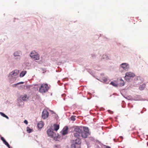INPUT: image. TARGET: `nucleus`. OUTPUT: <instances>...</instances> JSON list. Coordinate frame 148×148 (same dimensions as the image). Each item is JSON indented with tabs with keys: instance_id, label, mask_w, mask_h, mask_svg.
Segmentation results:
<instances>
[{
	"instance_id": "f257e3e1",
	"label": "nucleus",
	"mask_w": 148,
	"mask_h": 148,
	"mask_svg": "<svg viewBox=\"0 0 148 148\" xmlns=\"http://www.w3.org/2000/svg\"><path fill=\"white\" fill-rule=\"evenodd\" d=\"M81 143V140L79 138H77L75 140H73L71 145V148H80Z\"/></svg>"
},
{
	"instance_id": "f03ea898",
	"label": "nucleus",
	"mask_w": 148,
	"mask_h": 148,
	"mask_svg": "<svg viewBox=\"0 0 148 148\" xmlns=\"http://www.w3.org/2000/svg\"><path fill=\"white\" fill-rule=\"evenodd\" d=\"M82 133V129L79 127L76 126L74 127L73 135L74 137L77 138H79Z\"/></svg>"
},
{
	"instance_id": "7ed1b4c3",
	"label": "nucleus",
	"mask_w": 148,
	"mask_h": 148,
	"mask_svg": "<svg viewBox=\"0 0 148 148\" xmlns=\"http://www.w3.org/2000/svg\"><path fill=\"white\" fill-rule=\"evenodd\" d=\"M49 88V86L47 84H42L39 88V92L42 93H44L48 91Z\"/></svg>"
},
{
	"instance_id": "20e7f679",
	"label": "nucleus",
	"mask_w": 148,
	"mask_h": 148,
	"mask_svg": "<svg viewBox=\"0 0 148 148\" xmlns=\"http://www.w3.org/2000/svg\"><path fill=\"white\" fill-rule=\"evenodd\" d=\"M30 56L32 58L38 60L39 59L40 56L38 54L34 51H32L30 53Z\"/></svg>"
},
{
	"instance_id": "39448f33",
	"label": "nucleus",
	"mask_w": 148,
	"mask_h": 148,
	"mask_svg": "<svg viewBox=\"0 0 148 148\" xmlns=\"http://www.w3.org/2000/svg\"><path fill=\"white\" fill-rule=\"evenodd\" d=\"M135 76V74L132 72H128L125 74V78L127 81H129L131 78L134 77Z\"/></svg>"
},
{
	"instance_id": "423d86ee",
	"label": "nucleus",
	"mask_w": 148,
	"mask_h": 148,
	"mask_svg": "<svg viewBox=\"0 0 148 148\" xmlns=\"http://www.w3.org/2000/svg\"><path fill=\"white\" fill-rule=\"evenodd\" d=\"M47 133L49 136L52 138H53L54 139L56 134L53 133L51 129L50 128L48 129L47 131Z\"/></svg>"
},
{
	"instance_id": "0eeeda50",
	"label": "nucleus",
	"mask_w": 148,
	"mask_h": 148,
	"mask_svg": "<svg viewBox=\"0 0 148 148\" xmlns=\"http://www.w3.org/2000/svg\"><path fill=\"white\" fill-rule=\"evenodd\" d=\"M49 113L46 110H44L42 113V116L43 119H46L48 116Z\"/></svg>"
},
{
	"instance_id": "6e6552de",
	"label": "nucleus",
	"mask_w": 148,
	"mask_h": 148,
	"mask_svg": "<svg viewBox=\"0 0 148 148\" xmlns=\"http://www.w3.org/2000/svg\"><path fill=\"white\" fill-rule=\"evenodd\" d=\"M18 73V70H15L10 73L9 76H11L12 77H13L16 76Z\"/></svg>"
},
{
	"instance_id": "1a4fd4ad",
	"label": "nucleus",
	"mask_w": 148,
	"mask_h": 148,
	"mask_svg": "<svg viewBox=\"0 0 148 148\" xmlns=\"http://www.w3.org/2000/svg\"><path fill=\"white\" fill-rule=\"evenodd\" d=\"M68 128L67 126H65L63 128L62 131V134L64 135L68 133Z\"/></svg>"
},
{
	"instance_id": "9d476101",
	"label": "nucleus",
	"mask_w": 148,
	"mask_h": 148,
	"mask_svg": "<svg viewBox=\"0 0 148 148\" xmlns=\"http://www.w3.org/2000/svg\"><path fill=\"white\" fill-rule=\"evenodd\" d=\"M128 65L126 63H123L121 65V67L125 70H126L128 69Z\"/></svg>"
},
{
	"instance_id": "9b49d317",
	"label": "nucleus",
	"mask_w": 148,
	"mask_h": 148,
	"mask_svg": "<svg viewBox=\"0 0 148 148\" xmlns=\"http://www.w3.org/2000/svg\"><path fill=\"white\" fill-rule=\"evenodd\" d=\"M81 136L83 138H86L89 135L88 133L85 132H84L83 131H82V133L81 134Z\"/></svg>"
},
{
	"instance_id": "f8f14e48",
	"label": "nucleus",
	"mask_w": 148,
	"mask_h": 148,
	"mask_svg": "<svg viewBox=\"0 0 148 148\" xmlns=\"http://www.w3.org/2000/svg\"><path fill=\"white\" fill-rule=\"evenodd\" d=\"M1 139L2 141H3V143L9 148H10V146L9 144L6 142L4 138L3 137H1Z\"/></svg>"
},
{
	"instance_id": "ddd939ff",
	"label": "nucleus",
	"mask_w": 148,
	"mask_h": 148,
	"mask_svg": "<svg viewBox=\"0 0 148 148\" xmlns=\"http://www.w3.org/2000/svg\"><path fill=\"white\" fill-rule=\"evenodd\" d=\"M37 126L38 128L39 129L42 128L43 126V122L42 121L39 122Z\"/></svg>"
},
{
	"instance_id": "4468645a",
	"label": "nucleus",
	"mask_w": 148,
	"mask_h": 148,
	"mask_svg": "<svg viewBox=\"0 0 148 148\" xmlns=\"http://www.w3.org/2000/svg\"><path fill=\"white\" fill-rule=\"evenodd\" d=\"M145 87V84H143L142 85L140 86L139 87V89L140 90H143Z\"/></svg>"
},
{
	"instance_id": "2eb2a0df",
	"label": "nucleus",
	"mask_w": 148,
	"mask_h": 148,
	"mask_svg": "<svg viewBox=\"0 0 148 148\" xmlns=\"http://www.w3.org/2000/svg\"><path fill=\"white\" fill-rule=\"evenodd\" d=\"M54 130L57 131L59 128V125H58L55 124L54 125Z\"/></svg>"
},
{
	"instance_id": "dca6fc26",
	"label": "nucleus",
	"mask_w": 148,
	"mask_h": 148,
	"mask_svg": "<svg viewBox=\"0 0 148 148\" xmlns=\"http://www.w3.org/2000/svg\"><path fill=\"white\" fill-rule=\"evenodd\" d=\"M119 82V85L120 86H123L124 85V82L123 80L121 79H120Z\"/></svg>"
},
{
	"instance_id": "f3484780",
	"label": "nucleus",
	"mask_w": 148,
	"mask_h": 148,
	"mask_svg": "<svg viewBox=\"0 0 148 148\" xmlns=\"http://www.w3.org/2000/svg\"><path fill=\"white\" fill-rule=\"evenodd\" d=\"M84 132H85L88 133L90 134L89 132V131L88 128L87 127H84Z\"/></svg>"
},
{
	"instance_id": "a211bd4d",
	"label": "nucleus",
	"mask_w": 148,
	"mask_h": 148,
	"mask_svg": "<svg viewBox=\"0 0 148 148\" xmlns=\"http://www.w3.org/2000/svg\"><path fill=\"white\" fill-rule=\"evenodd\" d=\"M27 71H22L20 74V77H23L26 74Z\"/></svg>"
},
{
	"instance_id": "6ab92c4d",
	"label": "nucleus",
	"mask_w": 148,
	"mask_h": 148,
	"mask_svg": "<svg viewBox=\"0 0 148 148\" xmlns=\"http://www.w3.org/2000/svg\"><path fill=\"white\" fill-rule=\"evenodd\" d=\"M21 98L23 101L26 100L28 99L27 96L26 95H25L24 96H21Z\"/></svg>"
},
{
	"instance_id": "aec40b11",
	"label": "nucleus",
	"mask_w": 148,
	"mask_h": 148,
	"mask_svg": "<svg viewBox=\"0 0 148 148\" xmlns=\"http://www.w3.org/2000/svg\"><path fill=\"white\" fill-rule=\"evenodd\" d=\"M20 53V52L16 51L14 53V55L15 56H19Z\"/></svg>"
},
{
	"instance_id": "412c9836",
	"label": "nucleus",
	"mask_w": 148,
	"mask_h": 148,
	"mask_svg": "<svg viewBox=\"0 0 148 148\" xmlns=\"http://www.w3.org/2000/svg\"><path fill=\"white\" fill-rule=\"evenodd\" d=\"M0 114L2 116H3V117L6 118L7 119H8V117L3 113L0 112Z\"/></svg>"
},
{
	"instance_id": "4be33fe9",
	"label": "nucleus",
	"mask_w": 148,
	"mask_h": 148,
	"mask_svg": "<svg viewBox=\"0 0 148 148\" xmlns=\"http://www.w3.org/2000/svg\"><path fill=\"white\" fill-rule=\"evenodd\" d=\"M110 84L112 85V86H114V87H117V84H116L114 82H111L110 83Z\"/></svg>"
},
{
	"instance_id": "5701e85b",
	"label": "nucleus",
	"mask_w": 148,
	"mask_h": 148,
	"mask_svg": "<svg viewBox=\"0 0 148 148\" xmlns=\"http://www.w3.org/2000/svg\"><path fill=\"white\" fill-rule=\"evenodd\" d=\"M103 81L106 83H108L107 81L108 80V79L106 77H104L103 79Z\"/></svg>"
},
{
	"instance_id": "b1692460",
	"label": "nucleus",
	"mask_w": 148,
	"mask_h": 148,
	"mask_svg": "<svg viewBox=\"0 0 148 148\" xmlns=\"http://www.w3.org/2000/svg\"><path fill=\"white\" fill-rule=\"evenodd\" d=\"M27 132L30 133L31 132V130L29 127H27Z\"/></svg>"
},
{
	"instance_id": "393cba45",
	"label": "nucleus",
	"mask_w": 148,
	"mask_h": 148,
	"mask_svg": "<svg viewBox=\"0 0 148 148\" xmlns=\"http://www.w3.org/2000/svg\"><path fill=\"white\" fill-rule=\"evenodd\" d=\"M71 120L73 121H74L75 120V116H72L71 117Z\"/></svg>"
},
{
	"instance_id": "a878e982",
	"label": "nucleus",
	"mask_w": 148,
	"mask_h": 148,
	"mask_svg": "<svg viewBox=\"0 0 148 148\" xmlns=\"http://www.w3.org/2000/svg\"><path fill=\"white\" fill-rule=\"evenodd\" d=\"M24 83V82H21L18 83L14 84V85H15V86H16L18 85H19V84H23Z\"/></svg>"
},
{
	"instance_id": "bb28decb",
	"label": "nucleus",
	"mask_w": 148,
	"mask_h": 148,
	"mask_svg": "<svg viewBox=\"0 0 148 148\" xmlns=\"http://www.w3.org/2000/svg\"><path fill=\"white\" fill-rule=\"evenodd\" d=\"M141 79V77L140 76H138L136 78V80H140Z\"/></svg>"
},
{
	"instance_id": "cd10ccee",
	"label": "nucleus",
	"mask_w": 148,
	"mask_h": 148,
	"mask_svg": "<svg viewBox=\"0 0 148 148\" xmlns=\"http://www.w3.org/2000/svg\"><path fill=\"white\" fill-rule=\"evenodd\" d=\"M24 122L27 125V124H28V121L26 120H25L24 121Z\"/></svg>"
},
{
	"instance_id": "c85d7f7f",
	"label": "nucleus",
	"mask_w": 148,
	"mask_h": 148,
	"mask_svg": "<svg viewBox=\"0 0 148 148\" xmlns=\"http://www.w3.org/2000/svg\"><path fill=\"white\" fill-rule=\"evenodd\" d=\"M106 148H111L110 147L107 146Z\"/></svg>"
}]
</instances>
